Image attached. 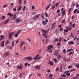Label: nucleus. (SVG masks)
Masks as SVG:
<instances>
[{
  "instance_id": "obj_1",
  "label": "nucleus",
  "mask_w": 79,
  "mask_h": 79,
  "mask_svg": "<svg viewBox=\"0 0 79 79\" xmlns=\"http://www.w3.org/2000/svg\"><path fill=\"white\" fill-rule=\"evenodd\" d=\"M39 55H37L35 57L33 58V60H39L41 59L42 57L41 56H39Z\"/></svg>"
},
{
  "instance_id": "obj_2",
  "label": "nucleus",
  "mask_w": 79,
  "mask_h": 79,
  "mask_svg": "<svg viewBox=\"0 0 79 79\" xmlns=\"http://www.w3.org/2000/svg\"><path fill=\"white\" fill-rule=\"evenodd\" d=\"M55 53L56 55V56H58V58H59L61 57V55H59V52H58V50H56L55 51Z\"/></svg>"
},
{
  "instance_id": "obj_3",
  "label": "nucleus",
  "mask_w": 79,
  "mask_h": 79,
  "mask_svg": "<svg viewBox=\"0 0 79 79\" xmlns=\"http://www.w3.org/2000/svg\"><path fill=\"white\" fill-rule=\"evenodd\" d=\"M15 34V32L14 31H13L11 33H10L9 35V37L10 38V39H11V38H12V35H13Z\"/></svg>"
},
{
  "instance_id": "obj_4",
  "label": "nucleus",
  "mask_w": 79,
  "mask_h": 79,
  "mask_svg": "<svg viewBox=\"0 0 79 79\" xmlns=\"http://www.w3.org/2000/svg\"><path fill=\"white\" fill-rule=\"evenodd\" d=\"M43 31L44 32V33L43 34V37H45L46 35V34L47 33V31L45 30H44L43 29Z\"/></svg>"
},
{
  "instance_id": "obj_5",
  "label": "nucleus",
  "mask_w": 79,
  "mask_h": 79,
  "mask_svg": "<svg viewBox=\"0 0 79 79\" xmlns=\"http://www.w3.org/2000/svg\"><path fill=\"white\" fill-rule=\"evenodd\" d=\"M39 15H36L33 17V19L35 20L39 18Z\"/></svg>"
},
{
  "instance_id": "obj_6",
  "label": "nucleus",
  "mask_w": 79,
  "mask_h": 79,
  "mask_svg": "<svg viewBox=\"0 0 79 79\" xmlns=\"http://www.w3.org/2000/svg\"><path fill=\"white\" fill-rule=\"evenodd\" d=\"M24 43H25V42H24V41H22L21 42V43L20 47V50H21V51H22V47H23V45L24 44Z\"/></svg>"
},
{
  "instance_id": "obj_7",
  "label": "nucleus",
  "mask_w": 79,
  "mask_h": 79,
  "mask_svg": "<svg viewBox=\"0 0 79 79\" xmlns=\"http://www.w3.org/2000/svg\"><path fill=\"white\" fill-rule=\"evenodd\" d=\"M32 59V58L31 56L27 57L26 58V60H28L29 61L31 60Z\"/></svg>"
},
{
  "instance_id": "obj_8",
  "label": "nucleus",
  "mask_w": 79,
  "mask_h": 79,
  "mask_svg": "<svg viewBox=\"0 0 79 79\" xmlns=\"http://www.w3.org/2000/svg\"><path fill=\"white\" fill-rule=\"evenodd\" d=\"M1 38L0 39V41H1V40H3V39H4V37H5V36H3L2 35H1Z\"/></svg>"
},
{
  "instance_id": "obj_9",
  "label": "nucleus",
  "mask_w": 79,
  "mask_h": 79,
  "mask_svg": "<svg viewBox=\"0 0 79 79\" xmlns=\"http://www.w3.org/2000/svg\"><path fill=\"white\" fill-rule=\"evenodd\" d=\"M55 24H56V23H54L52 24V26L51 27L52 29H54V27H55Z\"/></svg>"
},
{
  "instance_id": "obj_10",
  "label": "nucleus",
  "mask_w": 79,
  "mask_h": 79,
  "mask_svg": "<svg viewBox=\"0 0 79 79\" xmlns=\"http://www.w3.org/2000/svg\"><path fill=\"white\" fill-rule=\"evenodd\" d=\"M48 64H50V65H51L52 66H53V65L54 64L53 62L50 61L48 62Z\"/></svg>"
},
{
  "instance_id": "obj_11",
  "label": "nucleus",
  "mask_w": 79,
  "mask_h": 79,
  "mask_svg": "<svg viewBox=\"0 0 79 79\" xmlns=\"http://www.w3.org/2000/svg\"><path fill=\"white\" fill-rule=\"evenodd\" d=\"M42 24L44 25H47V23L45 21H44L42 22Z\"/></svg>"
},
{
  "instance_id": "obj_12",
  "label": "nucleus",
  "mask_w": 79,
  "mask_h": 79,
  "mask_svg": "<svg viewBox=\"0 0 79 79\" xmlns=\"http://www.w3.org/2000/svg\"><path fill=\"white\" fill-rule=\"evenodd\" d=\"M73 50V49L72 48L69 49L67 50V52L68 53L70 52H72Z\"/></svg>"
},
{
  "instance_id": "obj_13",
  "label": "nucleus",
  "mask_w": 79,
  "mask_h": 79,
  "mask_svg": "<svg viewBox=\"0 0 79 79\" xmlns=\"http://www.w3.org/2000/svg\"><path fill=\"white\" fill-rule=\"evenodd\" d=\"M35 69H40V66H38L35 68Z\"/></svg>"
},
{
  "instance_id": "obj_14",
  "label": "nucleus",
  "mask_w": 79,
  "mask_h": 79,
  "mask_svg": "<svg viewBox=\"0 0 79 79\" xmlns=\"http://www.w3.org/2000/svg\"><path fill=\"white\" fill-rule=\"evenodd\" d=\"M9 21H10L9 19H7V20L4 23V24H6V23H7L9 22Z\"/></svg>"
},
{
  "instance_id": "obj_15",
  "label": "nucleus",
  "mask_w": 79,
  "mask_h": 79,
  "mask_svg": "<svg viewBox=\"0 0 79 79\" xmlns=\"http://www.w3.org/2000/svg\"><path fill=\"white\" fill-rule=\"evenodd\" d=\"M9 21H10L9 19H7V20L4 23V24H6V23H7L9 22Z\"/></svg>"
},
{
  "instance_id": "obj_16",
  "label": "nucleus",
  "mask_w": 79,
  "mask_h": 79,
  "mask_svg": "<svg viewBox=\"0 0 79 79\" xmlns=\"http://www.w3.org/2000/svg\"><path fill=\"white\" fill-rule=\"evenodd\" d=\"M68 44L70 45H71V44H74V42L73 41H70L69 42H68Z\"/></svg>"
},
{
  "instance_id": "obj_17",
  "label": "nucleus",
  "mask_w": 79,
  "mask_h": 79,
  "mask_svg": "<svg viewBox=\"0 0 79 79\" xmlns=\"http://www.w3.org/2000/svg\"><path fill=\"white\" fill-rule=\"evenodd\" d=\"M22 8V6H19V9L18 10V12H19V11H20V10H21Z\"/></svg>"
},
{
  "instance_id": "obj_18",
  "label": "nucleus",
  "mask_w": 79,
  "mask_h": 79,
  "mask_svg": "<svg viewBox=\"0 0 79 79\" xmlns=\"http://www.w3.org/2000/svg\"><path fill=\"white\" fill-rule=\"evenodd\" d=\"M17 68H18V69H22V66H20L19 67V65L17 66Z\"/></svg>"
},
{
  "instance_id": "obj_19",
  "label": "nucleus",
  "mask_w": 79,
  "mask_h": 79,
  "mask_svg": "<svg viewBox=\"0 0 79 79\" xmlns=\"http://www.w3.org/2000/svg\"><path fill=\"white\" fill-rule=\"evenodd\" d=\"M5 45L4 44V41H2V43L1 47H3Z\"/></svg>"
},
{
  "instance_id": "obj_20",
  "label": "nucleus",
  "mask_w": 79,
  "mask_h": 79,
  "mask_svg": "<svg viewBox=\"0 0 79 79\" xmlns=\"http://www.w3.org/2000/svg\"><path fill=\"white\" fill-rule=\"evenodd\" d=\"M7 15H8L9 16H11L12 17L13 16V14L11 13H8L7 14Z\"/></svg>"
},
{
  "instance_id": "obj_21",
  "label": "nucleus",
  "mask_w": 79,
  "mask_h": 79,
  "mask_svg": "<svg viewBox=\"0 0 79 79\" xmlns=\"http://www.w3.org/2000/svg\"><path fill=\"white\" fill-rule=\"evenodd\" d=\"M20 21H21V20L19 19H17L15 20V21L16 22H20Z\"/></svg>"
},
{
  "instance_id": "obj_22",
  "label": "nucleus",
  "mask_w": 79,
  "mask_h": 79,
  "mask_svg": "<svg viewBox=\"0 0 79 79\" xmlns=\"http://www.w3.org/2000/svg\"><path fill=\"white\" fill-rule=\"evenodd\" d=\"M14 18V20H15L16 19V14H15L13 16Z\"/></svg>"
},
{
  "instance_id": "obj_23",
  "label": "nucleus",
  "mask_w": 79,
  "mask_h": 79,
  "mask_svg": "<svg viewBox=\"0 0 79 79\" xmlns=\"http://www.w3.org/2000/svg\"><path fill=\"white\" fill-rule=\"evenodd\" d=\"M6 48L8 49H9L10 50V49H11V48H12L11 47L9 46H7Z\"/></svg>"
},
{
  "instance_id": "obj_24",
  "label": "nucleus",
  "mask_w": 79,
  "mask_h": 79,
  "mask_svg": "<svg viewBox=\"0 0 79 79\" xmlns=\"http://www.w3.org/2000/svg\"><path fill=\"white\" fill-rule=\"evenodd\" d=\"M53 47V46L52 45H50L48 46V48H52Z\"/></svg>"
},
{
  "instance_id": "obj_25",
  "label": "nucleus",
  "mask_w": 79,
  "mask_h": 79,
  "mask_svg": "<svg viewBox=\"0 0 79 79\" xmlns=\"http://www.w3.org/2000/svg\"><path fill=\"white\" fill-rule=\"evenodd\" d=\"M2 18V20H4V19H5V16H3L1 17Z\"/></svg>"
},
{
  "instance_id": "obj_26",
  "label": "nucleus",
  "mask_w": 79,
  "mask_h": 79,
  "mask_svg": "<svg viewBox=\"0 0 79 79\" xmlns=\"http://www.w3.org/2000/svg\"><path fill=\"white\" fill-rule=\"evenodd\" d=\"M26 6H24L23 9V11H25V10H26Z\"/></svg>"
},
{
  "instance_id": "obj_27",
  "label": "nucleus",
  "mask_w": 79,
  "mask_h": 79,
  "mask_svg": "<svg viewBox=\"0 0 79 79\" xmlns=\"http://www.w3.org/2000/svg\"><path fill=\"white\" fill-rule=\"evenodd\" d=\"M15 44V41H13L12 43V47H13L14 46V44Z\"/></svg>"
},
{
  "instance_id": "obj_28",
  "label": "nucleus",
  "mask_w": 79,
  "mask_h": 79,
  "mask_svg": "<svg viewBox=\"0 0 79 79\" xmlns=\"http://www.w3.org/2000/svg\"><path fill=\"white\" fill-rule=\"evenodd\" d=\"M21 31V30H19L18 31V32L17 33V34H19V33H20V32Z\"/></svg>"
},
{
  "instance_id": "obj_29",
  "label": "nucleus",
  "mask_w": 79,
  "mask_h": 79,
  "mask_svg": "<svg viewBox=\"0 0 79 79\" xmlns=\"http://www.w3.org/2000/svg\"><path fill=\"white\" fill-rule=\"evenodd\" d=\"M9 42L10 41H9L8 40H7L6 42V43L5 44V45H7L9 44Z\"/></svg>"
},
{
  "instance_id": "obj_30",
  "label": "nucleus",
  "mask_w": 79,
  "mask_h": 79,
  "mask_svg": "<svg viewBox=\"0 0 79 79\" xmlns=\"http://www.w3.org/2000/svg\"><path fill=\"white\" fill-rule=\"evenodd\" d=\"M9 54V52H7L5 54V55H6V56H7Z\"/></svg>"
},
{
  "instance_id": "obj_31",
  "label": "nucleus",
  "mask_w": 79,
  "mask_h": 79,
  "mask_svg": "<svg viewBox=\"0 0 79 79\" xmlns=\"http://www.w3.org/2000/svg\"><path fill=\"white\" fill-rule=\"evenodd\" d=\"M63 60H64V61H66V58L64 57H63Z\"/></svg>"
},
{
  "instance_id": "obj_32",
  "label": "nucleus",
  "mask_w": 79,
  "mask_h": 79,
  "mask_svg": "<svg viewBox=\"0 0 79 79\" xmlns=\"http://www.w3.org/2000/svg\"><path fill=\"white\" fill-rule=\"evenodd\" d=\"M13 10L14 11H17L16 8V7L14 8L13 9Z\"/></svg>"
},
{
  "instance_id": "obj_33",
  "label": "nucleus",
  "mask_w": 79,
  "mask_h": 79,
  "mask_svg": "<svg viewBox=\"0 0 79 79\" xmlns=\"http://www.w3.org/2000/svg\"><path fill=\"white\" fill-rule=\"evenodd\" d=\"M18 36V34L16 33V34H15V37H17Z\"/></svg>"
},
{
  "instance_id": "obj_34",
  "label": "nucleus",
  "mask_w": 79,
  "mask_h": 79,
  "mask_svg": "<svg viewBox=\"0 0 79 79\" xmlns=\"http://www.w3.org/2000/svg\"><path fill=\"white\" fill-rule=\"evenodd\" d=\"M58 38H56L55 39L54 41H58Z\"/></svg>"
},
{
  "instance_id": "obj_35",
  "label": "nucleus",
  "mask_w": 79,
  "mask_h": 79,
  "mask_svg": "<svg viewBox=\"0 0 79 79\" xmlns=\"http://www.w3.org/2000/svg\"><path fill=\"white\" fill-rule=\"evenodd\" d=\"M62 14H63V15H65V10H64L62 11Z\"/></svg>"
},
{
  "instance_id": "obj_36",
  "label": "nucleus",
  "mask_w": 79,
  "mask_h": 79,
  "mask_svg": "<svg viewBox=\"0 0 79 79\" xmlns=\"http://www.w3.org/2000/svg\"><path fill=\"white\" fill-rule=\"evenodd\" d=\"M59 5V2H58V3H56L55 5H56V7H57V6H58Z\"/></svg>"
},
{
  "instance_id": "obj_37",
  "label": "nucleus",
  "mask_w": 79,
  "mask_h": 79,
  "mask_svg": "<svg viewBox=\"0 0 79 79\" xmlns=\"http://www.w3.org/2000/svg\"><path fill=\"white\" fill-rule=\"evenodd\" d=\"M66 75L67 76H69L70 75V73H67L66 74Z\"/></svg>"
},
{
  "instance_id": "obj_38",
  "label": "nucleus",
  "mask_w": 79,
  "mask_h": 79,
  "mask_svg": "<svg viewBox=\"0 0 79 79\" xmlns=\"http://www.w3.org/2000/svg\"><path fill=\"white\" fill-rule=\"evenodd\" d=\"M37 75L38 76H40L41 75V74L39 73H37Z\"/></svg>"
},
{
  "instance_id": "obj_39",
  "label": "nucleus",
  "mask_w": 79,
  "mask_h": 79,
  "mask_svg": "<svg viewBox=\"0 0 79 79\" xmlns=\"http://www.w3.org/2000/svg\"><path fill=\"white\" fill-rule=\"evenodd\" d=\"M53 60L55 63H56L57 60H56V59H55V58L53 59Z\"/></svg>"
},
{
  "instance_id": "obj_40",
  "label": "nucleus",
  "mask_w": 79,
  "mask_h": 79,
  "mask_svg": "<svg viewBox=\"0 0 79 79\" xmlns=\"http://www.w3.org/2000/svg\"><path fill=\"white\" fill-rule=\"evenodd\" d=\"M32 10H34V9H35V6H32Z\"/></svg>"
},
{
  "instance_id": "obj_41",
  "label": "nucleus",
  "mask_w": 79,
  "mask_h": 79,
  "mask_svg": "<svg viewBox=\"0 0 79 79\" xmlns=\"http://www.w3.org/2000/svg\"><path fill=\"white\" fill-rule=\"evenodd\" d=\"M76 70L75 69H72L70 71V72H71V71H75Z\"/></svg>"
},
{
  "instance_id": "obj_42",
  "label": "nucleus",
  "mask_w": 79,
  "mask_h": 79,
  "mask_svg": "<svg viewBox=\"0 0 79 79\" xmlns=\"http://www.w3.org/2000/svg\"><path fill=\"white\" fill-rule=\"evenodd\" d=\"M61 76L62 77H66V75L64 74L62 75Z\"/></svg>"
},
{
  "instance_id": "obj_43",
  "label": "nucleus",
  "mask_w": 79,
  "mask_h": 79,
  "mask_svg": "<svg viewBox=\"0 0 79 79\" xmlns=\"http://www.w3.org/2000/svg\"><path fill=\"white\" fill-rule=\"evenodd\" d=\"M7 6H8L7 5H5L3 6V8H5L7 7Z\"/></svg>"
},
{
  "instance_id": "obj_44",
  "label": "nucleus",
  "mask_w": 79,
  "mask_h": 79,
  "mask_svg": "<svg viewBox=\"0 0 79 79\" xmlns=\"http://www.w3.org/2000/svg\"><path fill=\"white\" fill-rule=\"evenodd\" d=\"M73 52H71L69 53V55H71V54H73Z\"/></svg>"
},
{
  "instance_id": "obj_45",
  "label": "nucleus",
  "mask_w": 79,
  "mask_h": 79,
  "mask_svg": "<svg viewBox=\"0 0 79 79\" xmlns=\"http://www.w3.org/2000/svg\"><path fill=\"white\" fill-rule=\"evenodd\" d=\"M49 5H48V6H47V7L46 8V10H48V9L49 8Z\"/></svg>"
},
{
  "instance_id": "obj_46",
  "label": "nucleus",
  "mask_w": 79,
  "mask_h": 79,
  "mask_svg": "<svg viewBox=\"0 0 79 79\" xmlns=\"http://www.w3.org/2000/svg\"><path fill=\"white\" fill-rule=\"evenodd\" d=\"M71 36H72V37H73V38L74 37V35H73V33H71Z\"/></svg>"
},
{
  "instance_id": "obj_47",
  "label": "nucleus",
  "mask_w": 79,
  "mask_h": 79,
  "mask_svg": "<svg viewBox=\"0 0 79 79\" xmlns=\"http://www.w3.org/2000/svg\"><path fill=\"white\" fill-rule=\"evenodd\" d=\"M71 68H72V65L69 66H68V69H70Z\"/></svg>"
},
{
  "instance_id": "obj_48",
  "label": "nucleus",
  "mask_w": 79,
  "mask_h": 79,
  "mask_svg": "<svg viewBox=\"0 0 79 79\" xmlns=\"http://www.w3.org/2000/svg\"><path fill=\"white\" fill-rule=\"evenodd\" d=\"M52 76H53V74H49V77L50 78L52 77Z\"/></svg>"
},
{
  "instance_id": "obj_49",
  "label": "nucleus",
  "mask_w": 79,
  "mask_h": 79,
  "mask_svg": "<svg viewBox=\"0 0 79 79\" xmlns=\"http://www.w3.org/2000/svg\"><path fill=\"white\" fill-rule=\"evenodd\" d=\"M55 8V6L54 5L52 7V9L53 10V9H54Z\"/></svg>"
},
{
  "instance_id": "obj_50",
  "label": "nucleus",
  "mask_w": 79,
  "mask_h": 79,
  "mask_svg": "<svg viewBox=\"0 0 79 79\" xmlns=\"http://www.w3.org/2000/svg\"><path fill=\"white\" fill-rule=\"evenodd\" d=\"M72 9L71 8H70L69 9V13H70L71 12V11Z\"/></svg>"
},
{
  "instance_id": "obj_51",
  "label": "nucleus",
  "mask_w": 79,
  "mask_h": 79,
  "mask_svg": "<svg viewBox=\"0 0 79 79\" xmlns=\"http://www.w3.org/2000/svg\"><path fill=\"white\" fill-rule=\"evenodd\" d=\"M76 12H77V9H76L74 11V13H76Z\"/></svg>"
},
{
  "instance_id": "obj_52",
  "label": "nucleus",
  "mask_w": 79,
  "mask_h": 79,
  "mask_svg": "<svg viewBox=\"0 0 79 79\" xmlns=\"http://www.w3.org/2000/svg\"><path fill=\"white\" fill-rule=\"evenodd\" d=\"M63 52L65 53L66 52V50L65 49H64L63 50Z\"/></svg>"
},
{
  "instance_id": "obj_53",
  "label": "nucleus",
  "mask_w": 79,
  "mask_h": 79,
  "mask_svg": "<svg viewBox=\"0 0 79 79\" xmlns=\"http://www.w3.org/2000/svg\"><path fill=\"white\" fill-rule=\"evenodd\" d=\"M28 64V63H26L25 64V66H27V65Z\"/></svg>"
},
{
  "instance_id": "obj_54",
  "label": "nucleus",
  "mask_w": 79,
  "mask_h": 79,
  "mask_svg": "<svg viewBox=\"0 0 79 79\" xmlns=\"http://www.w3.org/2000/svg\"><path fill=\"white\" fill-rule=\"evenodd\" d=\"M45 15L46 17H48V14H47V13H46L45 14Z\"/></svg>"
},
{
  "instance_id": "obj_55",
  "label": "nucleus",
  "mask_w": 79,
  "mask_h": 79,
  "mask_svg": "<svg viewBox=\"0 0 79 79\" xmlns=\"http://www.w3.org/2000/svg\"><path fill=\"white\" fill-rule=\"evenodd\" d=\"M71 79H76V77H72Z\"/></svg>"
},
{
  "instance_id": "obj_56",
  "label": "nucleus",
  "mask_w": 79,
  "mask_h": 79,
  "mask_svg": "<svg viewBox=\"0 0 79 79\" xmlns=\"http://www.w3.org/2000/svg\"><path fill=\"white\" fill-rule=\"evenodd\" d=\"M59 70V68H57L56 69V71H58Z\"/></svg>"
},
{
  "instance_id": "obj_57",
  "label": "nucleus",
  "mask_w": 79,
  "mask_h": 79,
  "mask_svg": "<svg viewBox=\"0 0 79 79\" xmlns=\"http://www.w3.org/2000/svg\"><path fill=\"white\" fill-rule=\"evenodd\" d=\"M60 9H58L57 11V13H59L60 12Z\"/></svg>"
},
{
  "instance_id": "obj_58",
  "label": "nucleus",
  "mask_w": 79,
  "mask_h": 79,
  "mask_svg": "<svg viewBox=\"0 0 79 79\" xmlns=\"http://www.w3.org/2000/svg\"><path fill=\"white\" fill-rule=\"evenodd\" d=\"M52 50H51L50 51H49V53H52Z\"/></svg>"
},
{
  "instance_id": "obj_59",
  "label": "nucleus",
  "mask_w": 79,
  "mask_h": 79,
  "mask_svg": "<svg viewBox=\"0 0 79 79\" xmlns=\"http://www.w3.org/2000/svg\"><path fill=\"white\" fill-rule=\"evenodd\" d=\"M77 77H79V75L77 74L76 76L75 77H76V78H77Z\"/></svg>"
},
{
  "instance_id": "obj_60",
  "label": "nucleus",
  "mask_w": 79,
  "mask_h": 79,
  "mask_svg": "<svg viewBox=\"0 0 79 79\" xmlns=\"http://www.w3.org/2000/svg\"><path fill=\"white\" fill-rule=\"evenodd\" d=\"M76 8H78V7H79V5L78 4L76 5Z\"/></svg>"
},
{
  "instance_id": "obj_61",
  "label": "nucleus",
  "mask_w": 79,
  "mask_h": 79,
  "mask_svg": "<svg viewBox=\"0 0 79 79\" xmlns=\"http://www.w3.org/2000/svg\"><path fill=\"white\" fill-rule=\"evenodd\" d=\"M27 40H28V41H29V42H31V40H30V39L29 38L27 39Z\"/></svg>"
},
{
  "instance_id": "obj_62",
  "label": "nucleus",
  "mask_w": 79,
  "mask_h": 79,
  "mask_svg": "<svg viewBox=\"0 0 79 79\" xmlns=\"http://www.w3.org/2000/svg\"><path fill=\"white\" fill-rule=\"evenodd\" d=\"M64 42H67V40L66 39H64Z\"/></svg>"
},
{
  "instance_id": "obj_63",
  "label": "nucleus",
  "mask_w": 79,
  "mask_h": 79,
  "mask_svg": "<svg viewBox=\"0 0 79 79\" xmlns=\"http://www.w3.org/2000/svg\"><path fill=\"white\" fill-rule=\"evenodd\" d=\"M19 40L16 41V43H18L19 42Z\"/></svg>"
},
{
  "instance_id": "obj_64",
  "label": "nucleus",
  "mask_w": 79,
  "mask_h": 79,
  "mask_svg": "<svg viewBox=\"0 0 79 79\" xmlns=\"http://www.w3.org/2000/svg\"><path fill=\"white\" fill-rule=\"evenodd\" d=\"M19 4H21V0H19Z\"/></svg>"
}]
</instances>
